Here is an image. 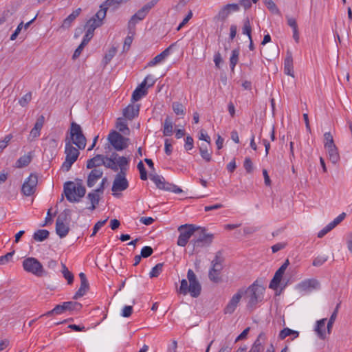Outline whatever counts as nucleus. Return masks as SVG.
<instances>
[{"instance_id": "obj_31", "label": "nucleus", "mask_w": 352, "mask_h": 352, "mask_svg": "<svg viewBox=\"0 0 352 352\" xmlns=\"http://www.w3.org/2000/svg\"><path fill=\"white\" fill-rule=\"evenodd\" d=\"M288 336H291L292 340H294L299 336V332L297 331L292 330L288 327H285L280 331L278 335V338L280 340H284Z\"/></svg>"}, {"instance_id": "obj_12", "label": "nucleus", "mask_w": 352, "mask_h": 352, "mask_svg": "<svg viewBox=\"0 0 352 352\" xmlns=\"http://www.w3.org/2000/svg\"><path fill=\"white\" fill-rule=\"evenodd\" d=\"M239 5L237 3H228L223 6L218 14L214 16V19L224 22L232 12H238Z\"/></svg>"}, {"instance_id": "obj_7", "label": "nucleus", "mask_w": 352, "mask_h": 352, "mask_svg": "<svg viewBox=\"0 0 352 352\" xmlns=\"http://www.w3.org/2000/svg\"><path fill=\"white\" fill-rule=\"evenodd\" d=\"M79 148L74 147L69 141L65 142V160L62 164L61 169L63 171L67 172L70 170L72 166L77 160L80 151Z\"/></svg>"}, {"instance_id": "obj_14", "label": "nucleus", "mask_w": 352, "mask_h": 352, "mask_svg": "<svg viewBox=\"0 0 352 352\" xmlns=\"http://www.w3.org/2000/svg\"><path fill=\"white\" fill-rule=\"evenodd\" d=\"M79 278L80 280V286L73 297V298L75 300L85 296L89 289V284L87 279L86 275L83 272H80L79 274Z\"/></svg>"}, {"instance_id": "obj_37", "label": "nucleus", "mask_w": 352, "mask_h": 352, "mask_svg": "<svg viewBox=\"0 0 352 352\" xmlns=\"http://www.w3.org/2000/svg\"><path fill=\"white\" fill-rule=\"evenodd\" d=\"M239 50L238 49L233 50L230 58V67L231 72H234L235 66L239 61Z\"/></svg>"}, {"instance_id": "obj_57", "label": "nucleus", "mask_w": 352, "mask_h": 352, "mask_svg": "<svg viewBox=\"0 0 352 352\" xmlns=\"http://www.w3.org/2000/svg\"><path fill=\"white\" fill-rule=\"evenodd\" d=\"M155 82V80L153 78V76L148 75L144 80V81L141 83L144 85V86H147V87H152Z\"/></svg>"}, {"instance_id": "obj_46", "label": "nucleus", "mask_w": 352, "mask_h": 352, "mask_svg": "<svg viewBox=\"0 0 352 352\" xmlns=\"http://www.w3.org/2000/svg\"><path fill=\"white\" fill-rule=\"evenodd\" d=\"M117 128L120 132L126 133V131H129L127 124L122 118H118L117 121Z\"/></svg>"}, {"instance_id": "obj_17", "label": "nucleus", "mask_w": 352, "mask_h": 352, "mask_svg": "<svg viewBox=\"0 0 352 352\" xmlns=\"http://www.w3.org/2000/svg\"><path fill=\"white\" fill-rule=\"evenodd\" d=\"M103 175V170L100 168H92L91 171L89 173V175H88V177H87V186L89 187V188H91L93 187L96 182L102 178Z\"/></svg>"}, {"instance_id": "obj_40", "label": "nucleus", "mask_w": 352, "mask_h": 352, "mask_svg": "<svg viewBox=\"0 0 352 352\" xmlns=\"http://www.w3.org/2000/svg\"><path fill=\"white\" fill-rule=\"evenodd\" d=\"M199 152L201 157L206 162L211 160L212 153L208 151L206 144H203L199 146Z\"/></svg>"}, {"instance_id": "obj_15", "label": "nucleus", "mask_w": 352, "mask_h": 352, "mask_svg": "<svg viewBox=\"0 0 352 352\" xmlns=\"http://www.w3.org/2000/svg\"><path fill=\"white\" fill-rule=\"evenodd\" d=\"M82 305L78 302L67 301L64 302L62 305H57L56 309L58 314H61L66 311L80 310Z\"/></svg>"}, {"instance_id": "obj_62", "label": "nucleus", "mask_w": 352, "mask_h": 352, "mask_svg": "<svg viewBox=\"0 0 352 352\" xmlns=\"http://www.w3.org/2000/svg\"><path fill=\"white\" fill-rule=\"evenodd\" d=\"M133 312V307L130 305H126L123 307L122 311V316L124 318L129 317Z\"/></svg>"}, {"instance_id": "obj_20", "label": "nucleus", "mask_w": 352, "mask_h": 352, "mask_svg": "<svg viewBox=\"0 0 352 352\" xmlns=\"http://www.w3.org/2000/svg\"><path fill=\"white\" fill-rule=\"evenodd\" d=\"M222 265H212L208 273L210 280L214 283H219L221 280Z\"/></svg>"}, {"instance_id": "obj_24", "label": "nucleus", "mask_w": 352, "mask_h": 352, "mask_svg": "<svg viewBox=\"0 0 352 352\" xmlns=\"http://www.w3.org/2000/svg\"><path fill=\"white\" fill-rule=\"evenodd\" d=\"M326 322L327 318H322L320 320H318L315 327V331L316 332L318 336L322 340H324L328 335L327 330L326 331L325 329Z\"/></svg>"}, {"instance_id": "obj_50", "label": "nucleus", "mask_w": 352, "mask_h": 352, "mask_svg": "<svg viewBox=\"0 0 352 352\" xmlns=\"http://www.w3.org/2000/svg\"><path fill=\"white\" fill-rule=\"evenodd\" d=\"M12 138L13 136L12 134H8L6 135L3 140L0 141V153H1L7 147Z\"/></svg>"}, {"instance_id": "obj_10", "label": "nucleus", "mask_w": 352, "mask_h": 352, "mask_svg": "<svg viewBox=\"0 0 352 352\" xmlns=\"http://www.w3.org/2000/svg\"><path fill=\"white\" fill-rule=\"evenodd\" d=\"M108 140L116 151H122L128 146V139L115 131L109 134Z\"/></svg>"}, {"instance_id": "obj_4", "label": "nucleus", "mask_w": 352, "mask_h": 352, "mask_svg": "<svg viewBox=\"0 0 352 352\" xmlns=\"http://www.w3.org/2000/svg\"><path fill=\"white\" fill-rule=\"evenodd\" d=\"M213 239L214 234L206 233V229L201 228L190 241L188 247L192 246V254H197L204 248L208 247L212 243Z\"/></svg>"}, {"instance_id": "obj_61", "label": "nucleus", "mask_w": 352, "mask_h": 352, "mask_svg": "<svg viewBox=\"0 0 352 352\" xmlns=\"http://www.w3.org/2000/svg\"><path fill=\"white\" fill-rule=\"evenodd\" d=\"M14 254V251L7 253L6 255L0 256V264L12 262L11 258Z\"/></svg>"}, {"instance_id": "obj_6", "label": "nucleus", "mask_w": 352, "mask_h": 352, "mask_svg": "<svg viewBox=\"0 0 352 352\" xmlns=\"http://www.w3.org/2000/svg\"><path fill=\"white\" fill-rule=\"evenodd\" d=\"M85 188L80 184L76 185L73 182H67L64 185V193L69 202H78L85 195Z\"/></svg>"}, {"instance_id": "obj_3", "label": "nucleus", "mask_w": 352, "mask_h": 352, "mask_svg": "<svg viewBox=\"0 0 352 352\" xmlns=\"http://www.w3.org/2000/svg\"><path fill=\"white\" fill-rule=\"evenodd\" d=\"M117 163L120 171L116 175L112 186L113 192L123 191L128 188L129 182L126 178V170L129 165V160L126 157L121 156L118 158Z\"/></svg>"}, {"instance_id": "obj_45", "label": "nucleus", "mask_w": 352, "mask_h": 352, "mask_svg": "<svg viewBox=\"0 0 352 352\" xmlns=\"http://www.w3.org/2000/svg\"><path fill=\"white\" fill-rule=\"evenodd\" d=\"M62 273L64 278L67 280V283L71 285L74 281V275L66 267L65 265H63Z\"/></svg>"}, {"instance_id": "obj_41", "label": "nucleus", "mask_w": 352, "mask_h": 352, "mask_svg": "<svg viewBox=\"0 0 352 352\" xmlns=\"http://www.w3.org/2000/svg\"><path fill=\"white\" fill-rule=\"evenodd\" d=\"M173 110L177 115H184L186 108L184 106L178 102H174L172 104Z\"/></svg>"}, {"instance_id": "obj_52", "label": "nucleus", "mask_w": 352, "mask_h": 352, "mask_svg": "<svg viewBox=\"0 0 352 352\" xmlns=\"http://www.w3.org/2000/svg\"><path fill=\"white\" fill-rule=\"evenodd\" d=\"M31 99L32 94L28 92L19 100V103L21 107H25L30 102Z\"/></svg>"}, {"instance_id": "obj_44", "label": "nucleus", "mask_w": 352, "mask_h": 352, "mask_svg": "<svg viewBox=\"0 0 352 352\" xmlns=\"http://www.w3.org/2000/svg\"><path fill=\"white\" fill-rule=\"evenodd\" d=\"M336 145L334 143L333 135L330 132H326L324 134V148Z\"/></svg>"}, {"instance_id": "obj_54", "label": "nucleus", "mask_w": 352, "mask_h": 352, "mask_svg": "<svg viewBox=\"0 0 352 352\" xmlns=\"http://www.w3.org/2000/svg\"><path fill=\"white\" fill-rule=\"evenodd\" d=\"M163 265H155L149 273L151 278L157 277L162 272Z\"/></svg>"}, {"instance_id": "obj_22", "label": "nucleus", "mask_w": 352, "mask_h": 352, "mask_svg": "<svg viewBox=\"0 0 352 352\" xmlns=\"http://www.w3.org/2000/svg\"><path fill=\"white\" fill-rule=\"evenodd\" d=\"M175 43L170 45L168 47L165 49L162 52L154 57L148 63V65L150 67L154 66L157 64L162 63L168 56L170 54V50L173 47Z\"/></svg>"}, {"instance_id": "obj_21", "label": "nucleus", "mask_w": 352, "mask_h": 352, "mask_svg": "<svg viewBox=\"0 0 352 352\" xmlns=\"http://www.w3.org/2000/svg\"><path fill=\"white\" fill-rule=\"evenodd\" d=\"M147 14L148 13L144 10L143 8L140 9L135 14L131 16V19L129 20L128 24L129 28L131 29L135 28L136 23L138 21L143 20Z\"/></svg>"}, {"instance_id": "obj_34", "label": "nucleus", "mask_w": 352, "mask_h": 352, "mask_svg": "<svg viewBox=\"0 0 352 352\" xmlns=\"http://www.w3.org/2000/svg\"><path fill=\"white\" fill-rule=\"evenodd\" d=\"M173 133V123L171 118L167 116L164 122L163 134L165 136H170Z\"/></svg>"}, {"instance_id": "obj_13", "label": "nucleus", "mask_w": 352, "mask_h": 352, "mask_svg": "<svg viewBox=\"0 0 352 352\" xmlns=\"http://www.w3.org/2000/svg\"><path fill=\"white\" fill-rule=\"evenodd\" d=\"M245 294V289L241 288L231 298L228 305L224 309L225 314H232L236 309L242 296Z\"/></svg>"}, {"instance_id": "obj_9", "label": "nucleus", "mask_w": 352, "mask_h": 352, "mask_svg": "<svg viewBox=\"0 0 352 352\" xmlns=\"http://www.w3.org/2000/svg\"><path fill=\"white\" fill-rule=\"evenodd\" d=\"M112 5H106V1L100 6V10L95 14L94 17L87 21L88 28H92L94 31L102 23V20L106 16L107 10Z\"/></svg>"}, {"instance_id": "obj_42", "label": "nucleus", "mask_w": 352, "mask_h": 352, "mask_svg": "<svg viewBox=\"0 0 352 352\" xmlns=\"http://www.w3.org/2000/svg\"><path fill=\"white\" fill-rule=\"evenodd\" d=\"M242 33L243 34H246L248 36L249 40H251L252 28L250 25V20L248 18L244 20L243 26L242 28Z\"/></svg>"}, {"instance_id": "obj_32", "label": "nucleus", "mask_w": 352, "mask_h": 352, "mask_svg": "<svg viewBox=\"0 0 352 352\" xmlns=\"http://www.w3.org/2000/svg\"><path fill=\"white\" fill-rule=\"evenodd\" d=\"M69 231V226L65 223L56 221V234L60 237L66 236Z\"/></svg>"}, {"instance_id": "obj_2", "label": "nucleus", "mask_w": 352, "mask_h": 352, "mask_svg": "<svg viewBox=\"0 0 352 352\" xmlns=\"http://www.w3.org/2000/svg\"><path fill=\"white\" fill-rule=\"evenodd\" d=\"M265 288L254 281L246 289H245L247 307L249 309H254L256 305L263 301Z\"/></svg>"}, {"instance_id": "obj_35", "label": "nucleus", "mask_w": 352, "mask_h": 352, "mask_svg": "<svg viewBox=\"0 0 352 352\" xmlns=\"http://www.w3.org/2000/svg\"><path fill=\"white\" fill-rule=\"evenodd\" d=\"M32 161V155L30 153L28 155L21 156L16 162V166L17 168H22L27 166Z\"/></svg>"}, {"instance_id": "obj_19", "label": "nucleus", "mask_w": 352, "mask_h": 352, "mask_svg": "<svg viewBox=\"0 0 352 352\" xmlns=\"http://www.w3.org/2000/svg\"><path fill=\"white\" fill-rule=\"evenodd\" d=\"M140 111L139 104H129L124 110L123 115L128 120H133L137 117Z\"/></svg>"}, {"instance_id": "obj_60", "label": "nucleus", "mask_w": 352, "mask_h": 352, "mask_svg": "<svg viewBox=\"0 0 352 352\" xmlns=\"http://www.w3.org/2000/svg\"><path fill=\"white\" fill-rule=\"evenodd\" d=\"M333 228H334L333 226L329 223L327 226H326L322 230H321L318 233V237H319V238L323 237L325 234H327L329 232H330Z\"/></svg>"}, {"instance_id": "obj_36", "label": "nucleus", "mask_w": 352, "mask_h": 352, "mask_svg": "<svg viewBox=\"0 0 352 352\" xmlns=\"http://www.w3.org/2000/svg\"><path fill=\"white\" fill-rule=\"evenodd\" d=\"M102 165L115 172L118 171V168H120L117 162H114L113 159L107 156H104V163H102Z\"/></svg>"}, {"instance_id": "obj_38", "label": "nucleus", "mask_w": 352, "mask_h": 352, "mask_svg": "<svg viewBox=\"0 0 352 352\" xmlns=\"http://www.w3.org/2000/svg\"><path fill=\"white\" fill-rule=\"evenodd\" d=\"M50 232L47 230H38L34 233L33 239L36 241H43L49 237Z\"/></svg>"}, {"instance_id": "obj_43", "label": "nucleus", "mask_w": 352, "mask_h": 352, "mask_svg": "<svg viewBox=\"0 0 352 352\" xmlns=\"http://www.w3.org/2000/svg\"><path fill=\"white\" fill-rule=\"evenodd\" d=\"M264 3L273 14H279L280 11L272 0H264Z\"/></svg>"}, {"instance_id": "obj_59", "label": "nucleus", "mask_w": 352, "mask_h": 352, "mask_svg": "<svg viewBox=\"0 0 352 352\" xmlns=\"http://www.w3.org/2000/svg\"><path fill=\"white\" fill-rule=\"evenodd\" d=\"M107 221V219L103 221H98L94 226L93 232L91 234V236H94L98 232V231L106 223Z\"/></svg>"}, {"instance_id": "obj_16", "label": "nucleus", "mask_w": 352, "mask_h": 352, "mask_svg": "<svg viewBox=\"0 0 352 352\" xmlns=\"http://www.w3.org/2000/svg\"><path fill=\"white\" fill-rule=\"evenodd\" d=\"M287 266L288 265H280V268L276 272L274 278L270 283V288L273 289H278Z\"/></svg>"}, {"instance_id": "obj_49", "label": "nucleus", "mask_w": 352, "mask_h": 352, "mask_svg": "<svg viewBox=\"0 0 352 352\" xmlns=\"http://www.w3.org/2000/svg\"><path fill=\"white\" fill-rule=\"evenodd\" d=\"M266 340V336H265V334L263 332H261L258 338H256V340L254 341V344L252 346H256L259 348H264L263 347V344H264V342L265 340Z\"/></svg>"}, {"instance_id": "obj_48", "label": "nucleus", "mask_w": 352, "mask_h": 352, "mask_svg": "<svg viewBox=\"0 0 352 352\" xmlns=\"http://www.w3.org/2000/svg\"><path fill=\"white\" fill-rule=\"evenodd\" d=\"M71 210L69 209H65L58 217L56 221L65 223L70 217Z\"/></svg>"}, {"instance_id": "obj_26", "label": "nucleus", "mask_w": 352, "mask_h": 352, "mask_svg": "<svg viewBox=\"0 0 352 352\" xmlns=\"http://www.w3.org/2000/svg\"><path fill=\"white\" fill-rule=\"evenodd\" d=\"M81 9L78 8L72 12L66 19L63 21L61 28L63 29H68L71 27L72 23L80 15Z\"/></svg>"}, {"instance_id": "obj_56", "label": "nucleus", "mask_w": 352, "mask_h": 352, "mask_svg": "<svg viewBox=\"0 0 352 352\" xmlns=\"http://www.w3.org/2000/svg\"><path fill=\"white\" fill-rule=\"evenodd\" d=\"M153 252V250L150 246H144L141 250V256L142 258H147L150 256Z\"/></svg>"}, {"instance_id": "obj_51", "label": "nucleus", "mask_w": 352, "mask_h": 352, "mask_svg": "<svg viewBox=\"0 0 352 352\" xmlns=\"http://www.w3.org/2000/svg\"><path fill=\"white\" fill-rule=\"evenodd\" d=\"M116 50L115 47L111 48L104 57V65H107L113 57L116 55Z\"/></svg>"}, {"instance_id": "obj_25", "label": "nucleus", "mask_w": 352, "mask_h": 352, "mask_svg": "<svg viewBox=\"0 0 352 352\" xmlns=\"http://www.w3.org/2000/svg\"><path fill=\"white\" fill-rule=\"evenodd\" d=\"M293 57L292 52L287 51L286 58L284 60V72L285 74L291 76L292 77L294 76V71H293Z\"/></svg>"}, {"instance_id": "obj_53", "label": "nucleus", "mask_w": 352, "mask_h": 352, "mask_svg": "<svg viewBox=\"0 0 352 352\" xmlns=\"http://www.w3.org/2000/svg\"><path fill=\"white\" fill-rule=\"evenodd\" d=\"M243 167L248 173H251L253 171V164L250 157L245 158Z\"/></svg>"}, {"instance_id": "obj_30", "label": "nucleus", "mask_w": 352, "mask_h": 352, "mask_svg": "<svg viewBox=\"0 0 352 352\" xmlns=\"http://www.w3.org/2000/svg\"><path fill=\"white\" fill-rule=\"evenodd\" d=\"M147 94V90L144 85L140 84L133 92L132 101L136 102L140 100L143 96Z\"/></svg>"}, {"instance_id": "obj_58", "label": "nucleus", "mask_w": 352, "mask_h": 352, "mask_svg": "<svg viewBox=\"0 0 352 352\" xmlns=\"http://www.w3.org/2000/svg\"><path fill=\"white\" fill-rule=\"evenodd\" d=\"M194 145V140L193 138L188 135L185 139V144L184 148L186 151H190L192 149Z\"/></svg>"}, {"instance_id": "obj_27", "label": "nucleus", "mask_w": 352, "mask_h": 352, "mask_svg": "<svg viewBox=\"0 0 352 352\" xmlns=\"http://www.w3.org/2000/svg\"><path fill=\"white\" fill-rule=\"evenodd\" d=\"M104 163V155L98 154L87 162V168L89 169L98 168V167L102 166Z\"/></svg>"}, {"instance_id": "obj_23", "label": "nucleus", "mask_w": 352, "mask_h": 352, "mask_svg": "<svg viewBox=\"0 0 352 352\" xmlns=\"http://www.w3.org/2000/svg\"><path fill=\"white\" fill-rule=\"evenodd\" d=\"M23 269L25 272L28 273H32V274L42 277L47 275V272L43 269V265H23Z\"/></svg>"}, {"instance_id": "obj_47", "label": "nucleus", "mask_w": 352, "mask_h": 352, "mask_svg": "<svg viewBox=\"0 0 352 352\" xmlns=\"http://www.w3.org/2000/svg\"><path fill=\"white\" fill-rule=\"evenodd\" d=\"M137 167L140 171V179L144 181L146 180L148 178V176H147V173H146V170L145 169L143 162L142 161H140L139 163L138 164Z\"/></svg>"}, {"instance_id": "obj_8", "label": "nucleus", "mask_w": 352, "mask_h": 352, "mask_svg": "<svg viewBox=\"0 0 352 352\" xmlns=\"http://www.w3.org/2000/svg\"><path fill=\"white\" fill-rule=\"evenodd\" d=\"M201 227H197L193 224H184L178 228L179 236L177 239V245L184 247L188 243L189 239L198 233Z\"/></svg>"}, {"instance_id": "obj_5", "label": "nucleus", "mask_w": 352, "mask_h": 352, "mask_svg": "<svg viewBox=\"0 0 352 352\" xmlns=\"http://www.w3.org/2000/svg\"><path fill=\"white\" fill-rule=\"evenodd\" d=\"M65 141H69L71 144H75L79 149L82 150L85 148L87 139L80 124L74 122L71 123L69 137L67 136Z\"/></svg>"}, {"instance_id": "obj_1", "label": "nucleus", "mask_w": 352, "mask_h": 352, "mask_svg": "<svg viewBox=\"0 0 352 352\" xmlns=\"http://www.w3.org/2000/svg\"><path fill=\"white\" fill-rule=\"evenodd\" d=\"M187 278L189 281V285L186 279H182L181 280L180 287L177 289V292L184 296L189 294L191 297L197 298L201 294V285L196 274L190 269L188 271Z\"/></svg>"}, {"instance_id": "obj_39", "label": "nucleus", "mask_w": 352, "mask_h": 352, "mask_svg": "<svg viewBox=\"0 0 352 352\" xmlns=\"http://www.w3.org/2000/svg\"><path fill=\"white\" fill-rule=\"evenodd\" d=\"M339 306H340V304H338L336 307V309L334 310V311L333 312V314H331L328 322H327V333L328 335H330L331 333V329H332V327H333V324L336 319V317H337V314H338V308H339Z\"/></svg>"}, {"instance_id": "obj_11", "label": "nucleus", "mask_w": 352, "mask_h": 352, "mask_svg": "<svg viewBox=\"0 0 352 352\" xmlns=\"http://www.w3.org/2000/svg\"><path fill=\"white\" fill-rule=\"evenodd\" d=\"M38 177L35 174H30L22 185L21 192L25 196L32 195L36 189Z\"/></svg>"}, {"instance_id": "obj_18", "label": "nucleus", "mask_w": 352, "mask_h": 352, "mask_svg": "<svg viewBox=\"0 0 352 352\" xmlns=\"http://www.w3.org/2000/svg\"><path fill=\"white\" fill-rule=\"evenodd\" d=\"M149 177L159 189L167 190L170 183L166 182L162 175H159L156 173H150Z\"/></svg>"}, {"instance_id": "obj_63", "label": "nucleus", "mask_w": 352, "mask_h": 352, "mask_svg": "<svg viewBox=\"0 0 352 352\" xmlns=\"http://www.w3.org/2000/svg\"><path fill=\"white\" fill-rule=\"evenodd\" d=\"M44 122H45V117L43 115L40 116L38 118V119L36 120V122L33 128L41 131L44 124Z\"/></svg>"}, {"instance_id": "obj_33", "label": "nucleus", "mask_w": 352, "mask_h": 352, "mask_svg": "<svg viewBox=\"0 0 352 352\" xmlns=\"http://www.w3.org/2000/svg\"><path fill=\"white\" fill-rule=\"evenodd\" d=\"M100 193L96 192V190L88 193L87 199L91 203V206L89 208V209L94 210L96 208V206L98 204L100 201Z\"/></svg>"}, {"instance_id": "obj_64", "label": "nucleus", "mask_w": 352, "mask_h": 352, "mask_svg": "<svg viewBox=\"0 0 352 352\" xmlns=\"http://www.w3.org/2000/svg\"><path fill=\"white\" fill-rule=\"evenodd\" d=\"M329 261V256L324 254L319 255L318 257L315 258L313 262V264H323Z\"/></svg>"}, {"instance_id": "obj_55", "label": "nucleus", "mask_w": 352, "mask_h": 352, "mask_svg": "<svg viewBox=\"0 0 352 352\" xmlns=\"http://www.w3.org/2000/svg\"><path fill=\"white\" fill-rule=\"evenodd\" d=\"M223 262H224L223 252L219 251L217 252L214 258L212 261L211 264H221Z\"/></svg>"}, {"instance_id": "obj_28", "label": "nucleus", "mask_w": 352, "mask_h": 352, "mask_svg": "<svg viewBox=\"0 0 352 352\" xmlns=\"http://www.w3.org/2000/svg\"><path fill=\"white\" fill-rule=\"evenodd\" d=\"M319 286V283L316 279H307L299 283L298 287L302 291H309L312 289H316Z\"/></svg>"}, {"instance_id": "obj_29", "label": "nucleus", "mask_w": 352, "mask_h": 352, "mask_svg": "<svg viewBox=\"0 0 352 352\" xmlns=\"http://www.w3.org/2000/svg\"><path fill=\"white\" fill-rule=\"evenodd\" d=\"M327 151L329 160L334 164L340 160L338 149L336 145L325 148Z\"/></svg>"}]
</instances>
